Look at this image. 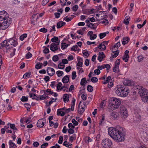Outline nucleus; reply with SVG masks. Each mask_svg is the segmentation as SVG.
<instances>
[{"instance_id":"obj_1","label":"nucleus","mask_w":148,"mask_h":148,"mask_svg":"<svg viewBox=\"0 0 148 148\" xmlns=\"http://www.w3.org/2000/svg\"><path fill=\"white\" fill-rule=\"evenodd\" d=\"M108 132L112 138L117 142L122 141L125 138V130L120 126L115 127H110L108 130Z\"/></svg>"},{"instance_id":"obj_2","label":"nucleus","mask_w":148,"mask_h":148,"mask_svg":"<svg viewBox=\"0 0 148 148\" xmlns=\"http://www.w3.org/2000/svg\"><path fill=\"white\" fill-rule=\"evenodd\" d=\"M11 18L5 11L0 12V29L5 30L10 25Z\"/></svg>"},{"instance_id":"obj_3","label":"nucleus","mask_w":148,"mask_h":148,"mask_svg":"<svg viewBox=\"0 0 148 148\" xmlns=\"http://www.w3.org/2000/svg\"><path fill=\"white\" fill-rule=\"evenodd\" d=\"M121 104L120 99L116 97H112L109 100L108 110L111 111L117 109Z\"/></svg>"},{"instance_id":"obj_4","label":"nucleus","mask_w":148,"mask_h":148,"mask_svg":"<svg viewBox=\"0 0 148 148\" xmlns=\"http://www.w3.org/2000/svg\"><path fill=\"white\" fill-rule=\"evenodd\" d=\"M119 114L120 117L124 119L126 118L128 116L127 110L123 105L121 106Z\"/></svg>"},{"instance_id":"obj_5","label":"nucleus","mask_w":148,"mask_h":148,"mask_svg":"<svg viewBox=\"0 0 148 148\" xmlns=\"http://www.w3.org/2000/svg\"><path fill=\"white\" fill-rule=\"evenodd\" d=\"M112 142L108 138L102 140V148H111Z\"/></svg>"},{"instance_id":"obj_6","label":"nucleus","mask_w":148,"mask_h":148,"mask_svg":"<svg viewBox=\"0 0 148 148\" xmlns=\"http://www.w3.org/2000/svg\"><path fill=\"white\" fill-rule=\"evenodd\" d=\"M4 44V45H3V46L4 47V49H6V52H13L14 53H11V54L12 56L14 55L16 49L10 47L8 44V41L7 40H6V43Z\"/></svg>"},{"instance_id":"obj_7","label":"nucleus","mask_w":148,"mask_h":148,"mask_svg":"<svg viewBox=\"0 0 148 148\" xmlns=\"http://www.w3.org/2000/svg\"><path fill=\"white\" fill-rule=\"evenodd\" d=\"M137 88L138 90V93L141 97L148 93L147 90L142 86H137Z\"/></svg>"},{"instance_id":"obj_8","label":"nucleus","mask_w":148,"mask_h":148,"mask_svg":"<svg viewBox=\"0 0 148 148\" xmlns=\"http://www.w3.org/2000/svg\"><path fill=\"white\" fill-rule=\"evenodd\" d=\"M124 89V86L122 85H118L115 88V92L118 96L121 97L122 90Z\"/></svg>"},{"instance_id":"obj_9","label":"nucleus","mask_w":148,"mask_h":148,"mask_svg":"<svg viewBox=\"0 0 148 148\" xmlns=\"http://www.w3.org/2000/svg\"><path fill=\"white\" fill-rule=\"evenodd\" d=\"M7 41L8 46L10 45H13L14 47H15L18 44L17 39L15 38H10Z\"/></svg>"},{"instance_id":"obj_10","label":"nucleus","mask_w":148,"mask_h":148,"mask_svg":"<svg viewBox=\"0 0 148 148\" xmlns=\"http://www.w3.org/2000/svg\"><path fill=\"white\" fill-rule=\"evenodd\" d=\"M125 89L122 90L121 97H125L127 96L130 92V90L127 87L124 86Z\"/></svg>"},{"instance_id":"obj_11","label":"nucleus","mask_w":148,"mask_h":148,"mask_svg":"<svg viewBox=\"0 0 148 148\" xmlns=\"http://www.w3.org/2000/svg\"><path fill=\"white\" fill-rule=\"evenodd\" d=\"M119 114L117 112L114 111L111 113L110 118L114 120L119 118Z\"/></svg>"},{"instance_id":"obj_12","label":"nucleus","mask_w":148,"mask_h":148,"mask_svg":"<svg viewBox=\"0 0 148 148\" xmlns=\"http://www.w3.org/2000/svg\"><path fill=\"white\" fill-rule=\"evenodd\" d=\"M112 51V52L111 53V57L110 58V60L112 61L113 58H116L118 55L119 51L118 50H114Z\"/></svg>"},{"instance_id":"obj_13","label":"nucleus","mask_w":148,"mask_h":148,"mask_svg":"<svg viewBox=\"0 0 148 148\" xmlns=\"http://www.w3.org/2000/svg\"><path fill=\"white\" fill-rule=\"evenodd\" d=\"M47 72L50 76H52L55 74V71L54 69L51 67H48L47 70Z\"/></svg>"},{"instance_id":"obj_14","label":"nucleus","mask_w":148,"mask_h":148,"mask_svg":"<svg viewBox=\"0 0 148 148\" xmlns=\"http://www.w3.org/2000/svg\"><path fill=\"white\" fill-rule=\"evenodd\" d=\"M58 45L54 43H52L50 45V50L52 51H56L58 49Z\"/></svg>"},{"instance_id":"obj_15","label":"nucleus","mask_w":148,"mask_h":148,"mask_svg":"<svg viewBox=\"0 0 148 148\" xmlns=\"http://www.w3.org/2000/svg\"><path fill=\"white\" fill-rule=\"evenodd\" d=\"M141 99L143 102L148 103V93L141 97Z\"/></svg>"},{"instance_id":"obj_16","label":"nucleus","mask_w":148,"mask_h":148,"mask_svg":"<svg viewBox=\"0 0 148 148\" xmlns=\"http://www.w3.org/2000/svg\"><path fill=\"white\" fill-rule=\"evenodd\" d=\"M65 24V22L61 21L57 23L56 25L57 27V28H60Z\"/></svg>"},{"instance_id":"obj_17","label":"nucleus","mask_w":148,"mask_h":148,"mask_svg":"<svg viewBox=\"0 0 148 148\" xmlns=\"http://www.w3.org/2000/svg\"><path fill=\"white\" fill-rule=\"evenodd\" d=\"M106 16H107V14H105V15L103 16V17L102 18V25H104V26H105L108 24L109 23L108 19H104V18H105Z\"/></svg>"},{"instance_id":"obj_18","label":"nucleus","mask_w":148,"mask_h":148,"mask_svg":"<svg viewBox=\"0 0 148 148\" xmlns=\"http://www.w3.org/2000/svg\"><path fill=\"white\" fill-rule=\"evenodd\" d=\"M120 45L121 44L120 42H117L111 48V51H113L114 50H116V49H117L120 46Z\"/></svg>"},{"instance_id":"obj_19","label":"nucleus","mask_w":148,"mask_h":148,"mask_svg":"<svg viewBox=\"0 0 148 148\" xmlns=\"http://www.w3.org/2000/svg\"><path fill=\"white\" fill-rule=\"evenodd\" d=\"M44 125V122L43 121L42 119H40L38 121L37 124L38 127H42Z\"/></svg>"},{"instance_id":"obj_20","label":"nucleus","mask_w":148,"mask_h":148,"mask_svg":"<svg viewBox=\"0 0 148 148\" xmlns=\"http://www.w3.org/2000/svg\"><path fill=\"white\" fill-rule=\"evenodd\" d=\"M69 77L68 75L65 76L62 79V82L64 83H67L69 81Z\"/></svg>"},{"instance_id":"obj_21","label":"nucleus","mask_w":148,"mask_h":148,"mask_svg":"<svg viewBox=\"0 0 148 148\" xmlns=\"http://www.w3.org/2000/svg\"><path fill=\"white\" fill-rule=\"evenodd\" d=\"M51 41L52 42H56V44H57L58 45H59V44L60 40L57 37L54 36V37L52 38Z\"/></svg>"},{"instance_id":"obj_22","label":"nucleus","mask_w":148,"mask_h":148,"mask_svg":"<svg viewBox=\"0 0 148 148\" xmlns=\"http://www.w3.org/2000/svg\"><path fill=\"white\" fill-rule=\"evenodd\" d=\"M9 148H16L17 146L11 140H10L9 141Z\"/></svg>"},{"instance_id":"obj_23","label":"nucleus","mask_w":148,"mask_h":148,"mask_svg":"<svg viewBox=\"0 0 148 148\" xmlns=\"http://www.w3.org/2000/svg\"><path fill=\"white\" fill-rule=\"evenodd\" d=\"M65 113L61 109H59L57 111V114L58 115L64 116L65 114Z\"/></svg>"},{"instance_id":"obj_24","label":"nucleus","mask_w":148,"mask_h":148,"mask_svg":"<svg viewBox=\"0 0 148 148\" xmlns=\"http://www.w3.org/2000/svg\"><path fill=\"white\" fill-rule=\"evenodd\" d=\"M63 101L64 102H67L69 100V96L68 94H64L63 96Z\"/></svg>"},{"instance_id":"obj_25","label":"nucleus","mask_w":148,"mask_h":148,"mask_svg":"<svg viewBox=\"0 0 148 148\" xmlns=\"http://www.w3.org/2000/svg\"><path fill=\"white\" fill-rule=\"evenodd\" d=\"M71 16L72 17H68V16H67L65 17H64L63 18L64 20L66 22H69L73 18L74 16L73 15H72Z\"/></svg>"},{"instance_id":"obj_26","label":"nucleus","mask_w":148,"mask_h":148,"mask_svg":"<svg viewBox=\"0 0 148 148\" xmlns=\"http://www.w3.org/2000/svg\"><path fill=\"white\" fill-rule=\"evenodd\" d=\"M130 20V18L129 16H126L124 21V23L126 25H128L129 23Z\"/></svg>"},{"instance_id":"obj_27","label":"nucleus","mask_w":148,"mask_h":148,"mask_svg":"<svg viewBox=\"0 0 148 148\" xmlns=\"http://www.w3.org/2000/svg\"><path fill=\"white\" fill-rule=\"evenodd\" d=\"M102 69L106 68L107 71L108 72V71L110 69V66L109 64H103L102 66Z\"/></svg>"},{"instance_id":"obj_28","label":"nucleus","mask_w":148,"mask_h":148,"mask_svg":"<svg viewBox=\"0 0 148 148\" xmlns=\"http://www.w3.org/2000/svg\"><path fill=\"white\" fill-rule=\"evenodd\" d=\"M86 82V78L85 77L83 78L81 80L80 84L82 86H85Z\"/></svg>"},{"instance_id":"obj_29","label":"nucleus","mask_w":148,"mask_h":148,"mask_svg":"<svg viewBox=\"0 0 148 148\" xmlns=\"http://www.w3.org/2000/svg\"><path fill=\"white\" fill-rule=\"evenodd\" d=\"M69 136L70 137V141L72 142L73 140L75 139L76 138V134H74L72 136H70L69 135Z\"/></svg>"},{"instance_id":"obj_30","label":"nucleus","mask_w":148,"mask_h":148,"mask_svg":"<svg viewBox=\"0 0 148 148\" xmlns=\"http://www.w3.org/2000/svg\"><path fill=\"white\" fill-rule=\"evenodd\" d=\"M123 83L125 85L130 86L131 85V82L129 80H125Z\"/></svg>"},{"instance_id":"obj_31","label":"nucleus","mask_w":148,"mask_h":148,"mask_svg":"<svg viewBox=\"0 0 148 148\" xmlns=\"http://www.w3.org/2000/svg\"><path fill=\"white\" fill-rule=\"evenodd\" d=\"M95 12V10L93 9H88L87 10L85 14H89L93 13Z\"/></svg>"},{"instance_id":"obj_32","label":"nucleus","mask_w":148,"mask_h":148,"mask_svg":"<svg viewBox=\"0 0 148 148\" xmlns=\"http://www.w3.org/2000/svg\"><path fill=\"white\" fill-rule=\"evenodd\" d=\"M75 99L73 98L71 102V111H73L74 109V106L75 104Z\"/></svg>"},{"instance_id":"obj_33","label":"nucleus","mask_w":148,"mask_h":148,"mask_svg":"<svg viewBox=\"0 0 148 148\" xmlns=\"http://www.w3.org/2000/svg\"><path fill=\"white\" fill-rule=\"evenodd\" d=\"M129 58V56L128 55H124L122 59L125 62H127L128 61Z\"/></svg>"},{"instance_id":"obj_34","label":"nucleus","mask_w":148,"mask_h":148,"mask_svg":"<svg viewBox=\"0 0 148 148\" xmlns=\"http://www.w3.org/2000/svg\"><path fill=\"white\" fill-rule=\"evenodd\" d=\"M69 45V44H67L66 43H62L61 45V48L62 49H65Z\"/></svg>"},{"instance_id":"obj_35","label":"nucleus","mask_w":148,"mask_h":148,"mask_svg":"<svg viewBox=\"0 0 148 148\" xmlns=\"http://www.w3.org/2000/svg\"><path fill=\"white\" fill-rule=\"evenodd\" d=\"M111 77L110 76H108L107 78L104 81L103 83L104 84H106L108 83L110 81L112 80Z\"/></svg>"},{"instance_id":"obj_36","label":"nucleus","mask_w":148,"mask_h":148,"mask_svg":"<svg viewBox=\"0 0 148 148\" xmlns=\"http://www.w3.org/2000/svg\"><path fill=\"white\" fill-rule=\"evenodd\" d=\"M46 92L47 93H49V94L51 95H53L54 93V92L53 91L51 90V89H47L46 90H45L44 92L45 94H46Z\"/></svg>"},{"instance_id":"obj_37","label":"nucleus","mask_w":148,"mask_h":148,"mask_svg":"<svg viewBox=\"0 0 148 148\" xmlns=\"http://www.w3.org/2000/svg\"><path fill=\"white\" fill-rule=\"evenodd\" d=\"M56 74L58 77H60L64 74L63 72L61 71H58L56 72Z\"/></svg>"},{"instance_id":"obj_38","label":"nucleus","mask_w":148,"mask_h":148,"mask_svg":"<svg viewBox=\"0 0 148 148\" xmlns=\"http://www.w3.org/2000/svg\"><path fill=\"white\" fill-rule=\"evenodd\" d=\"M27 34H24L21 35L20 37V39L21 40H23L24 39L27 37Z\"/></svg>"},{"instance_id":"obj_39","label":"nucleus","mask_w":148,"mask_h":148,"mask_svg":"<svg viewBox=\"0 0 148 148\" xmlns=\"http://www.w3.org/2000/svg\"><path fill=\"white\" fill-rule=\"evenodd\" d=\"M42 63H39L36 64L35 68L37 69H41L42 68Z\"/></svg>"},{"instance_id":"obj_40","label":"nucleus","mask_w":148,"mask_h":148,"mask_svg":"<svg viewBox=\"0 0 148 148\" xmlns=\"http://www.w3.org/2000/svg\"><path fill=\"white\" fill-rule=\"evenodd\" d=\"M9 124H10V127L13 130H17V128H16L15 127V125L14 124H10V123H8V125Z\"/></svg>"},{"instance_id":"obj_41","label":"nucleus","mask_w":148,"mask_h":148,"mask_svg":"<svg viewBox=\"0 0 148 148\" xmlns=\"http://www.w3.org/2000/svg\"><path fill=\"white\" fill-rule=\"evenodd\" d=\"M53 60L55 62H57L59 60V57L58 55L54 56L52 58Z\"/></svg>"},{"instance_id":"obj_42","label":"nucleus","mask_w":148,"mask_h":148,"mask_svg":"<svg viewBox=\"0 0 148 148\" xmlns=\"http://www.w3.org/2000/svg\"><path fill=\"white\" fill-rule=\"evenodd\" d=\"M62 84L61 82H59L57 85V90H60V89L62 86Z\"/></svg>"},{"instance_id":"obj_43","label":"nucleus","mask_w":148,"mask_h":148,"mask_svg":"<svg viewBox=\"0 0 148 148\" xmlns=\"http://www.w3.org/2000/svg\"><path fill=\"white\" fill-rule=\"evenodd\" d=\"M65 67V65L62 62L60 63L58 65V67L60 69H63Z\"/></svg>"},{"instance_id":"obj_44","label":"nucleus","mask_w":148,"mask_h":148,"mask_svg":"<svg viewBox=\"0 0 148 148\" xmlns=\"http://www.w3.org/2000/svg\"><path fill=\"white\" fill-rule=\"evenodd\" d=\"M138 62H141L144 59V57L142 55H140L138 56Z\"/></svg>"},{"instance_id":"obj_45","label":"nucleus","mask_w":148,"mask_h":148,"mask_svg":"<svg viewBox=\"0 0 148 148\" xmlns=\"http://www.w3.org/2000/svg\"><path fill=\"white\" fill-rule=\"evenodd\" d=\"M21 100L23 102H26L28 100V97H27L23 96Z\"/></svg>"},{"instance_id":"obj_46","label":"nucleus","mask_w":148,"mask_h":148,"mask_svg":"<svg viewBox=\"0 0 148 148\" xmlns=\"http://www.w3.org/2000/svg\"><path fill=\"white\" fill-rule=\"evenodd\" d=\"M87 88V90L90 92H92L93 90V87L91 85H88Z\"/></svg>"},{"instance_id":"obj_47","label":"nucleus","mask_w":148,"mask_h":148,"mask_svg":"<svg viewBox=\"0 0 148 148\" xmlns=\"http://www.w3.org/2000/svg\"><path fill=\"white\" fill-rule=\"evenodd\" d=\"M43 48H45V49L43 50V52L45 54L48 53L49 52V49L48 48H47V47L44 46Z\"/></svg>"},{"instance_id":"obj_48","label":"nucleus","mask_w":148,"mask_h":148,"mask_svg":"<svg viewBox=\"0 0 148 148\" xmlns=\"http://www.w3.org/2000/svg\"><path fill=\"white\" fill-rule=\"evenodd\" d=\"M76 72L75 71H73L72 73V79H74L76 78L77 75H76Z\"/></svg>"},{"instance_id":"obj_49","label":"nucleus","mask_w":148,"mask_h":148,"mask_svg":"<svg viewBox=\"0 0 148 148\" xmlns=\"http://www.w3.org/2000/svg\"><path fill=\"white\" fill-rule=\"evenodd\" d=\"M71 122L74 125L77 126L78 125V121L74 119H72Z\"/></svg>"},{"instance_id":"obj_50","label":"nucleus","mask_w":148,"mask_h":148,"mask_svg":"<svg viewBox=\"0 0 148 148\" xmlns=\"http://www.w3.org/2000/svg\"><path fill=\"white\" fill-rule=\"evenodd\" d=\"M97 37L96 34H95L93 35L91 34L90 35V38L91 40H93L95 39Z\"/></svg>"},{"instance_id":"obj_51","label":"nucleus","mask_w":148,"mask_h":148,"mask_svg":"<svg viewBox=\"0 0 148 148\" xmlns=\"http://www.w3.org/2000/svg\"><path fill=\"white\" fill-rule=\"evenodd\" d=\"M78 48V47L77 45H75L73 47H72L71 48V51H76L77 50Z\"/></svg>"},{"instance_id":"obj_52","label":"nucleus","mask_w":148,"mask_h":148,"mask_svg":"<svg viewBox=\"0 0 148 148\" xmlns=\"http://www.w3.org/2000/svg\"><path fill=\"white\" fill-rule=\"evenodd\" d=\"M67 1V0H60V2L62 3V5L63 6L66 5Z\"/></svg>"},{"instance_id":"obj_53","label":"nucleus","mask_w":148,"mask_h":148,"mask_svg":"<svg viewBox=\"0 0 148 148\" xmlns=\"http://www.w3.org/2000/svg\"><path fill=\"white\" fill-rule=\"evenodd\" d=\"M120 59H117L115 62V66L119 67V66L120 64Z\"/></svg>"},{"instance_id":"obj_54","label":"nucleus","mask_w":148,"mask_h":148,"mask_svg":"<svg viewBox=\"0 0 148 148\" xmlns=\"http://www.w3.org/2000/svg\"><path fill=\"white\" fill-rule=\"evenodd\" d=\"M40 97V100H42L45 99L47 97L48 98V96H46V95L45 94L42 95H39Z\"/></svg>"},{"instance_id":"obj_55","label":"nucleus","mask_w":148,"mask_h":148,"mask_svg":"<svg viewBox=\"0 0 148 148\" xmlns=\"http://www.w3.org/2000/svg\"><path fill=\"white\" fill-rule=\"evenodd\" d=\"M98 81L97 78L96 77H92L91 80V81L93 83H96Z\"/></svg>"},{"instance_id":"obj_56","label":"nucleus","mask_w":148,"mask_h":148,"mask_svg":"<svg viewBox=\"0 0 148 148\" xmlns=\"http://www.w3.org/2000/svg\"><path fill=\"white\" fill-rule=\"evenodd\" d=\"M31 74V73H25L23 75V77L24 78L26 79L28 76H29Z\"/></svg>"},{"instance_id":"obj_57","label":"nucleus","mask_w":148,"mask_h":148,"mask_svg":"<svg viewBox=\"0 0 148 148\" xmlns=\"http://www.w3.org/2000/svg\"><path fill=\"white\" fill-rule=\"evenodd\" d=\"M63 140V137L62 136H60L59 137V140L58 141V143L59 144H62Z\"/></svg>"},{"instance_id":"obj_58","label":"nucleus","mask_w":148,"mask_h":148,"mask_svg":"<svg viewBox=\"0 0 148 148\" xmlns=\"http://www.w3.org/2000/svg\"><path fill=\"white\" fill-rule=\"evenodd\" d=\"M63 145L67 147H69V146H71V145H72L71 144H70L67 141H64L63 143Z\"/></svg>"},{"instance_id":"obj_59","label":"nucleus","mask_w":148,"mask_h":148,"mask_svg":"<svg viewBox=\"0 0 148 148\" xmlns=\"http://www.w3.org/2000/svg\"><path fill=\"white\" fill-rule=\"evenodd\" d=\"M39 31L43 33H46L47 32V29L44 27L42 28L39 30Z\"/></svg>"},{"instance_id":"obj_60","label":"nucleus","mask_w":148,"mask_h":148,"mask_svg":"<svg viewBox=\"0 0 148 148\" xmlns=\"http://www.w3.org/2000/svg\"><path fill=\"white\" fill-rule=\"evenodd\" d=\"M97 59L100 62L102 61V53L101 52L99 53V56L98 57Z\"/></svg>"},{"instance_id":"obj_61","label":"nucleus","mask_w":148,"mask_h":148,"mask_svg":"<svg viewBox=\"0 0 148 148\" xmlns=\"http://www.w3.org/2000/svg\"><path fill=\"white\" fill-rule=\"evenodd\" d=\"M78 6L77 5H75L73 6L72 8V10L74 12L78 10Z\"/></svg>"},{"instance_id":"obj_62","label":"nucleus","mask_w":148,"mask_h":148,"mask_svg":"<svg viewBox=\"0 0 148 148\" xmlns=\"http://www.w3.org/2000/svg\"><path fill=\"white\" fill-rule=\"evenodd\" d=\"M32 54L30 52H28L26 55V57L27 59H29L32 57Z\"/></svg>"},{"instance_id":"obj_63","label":"nucleus","mask_w":148,"mask_h":148,"mask_svg":"<svg viewBox=\"0 0 148 148\" xmlns=\"http://www.w3.org/2000/svg\"><path fill=\"white\" fill-rule=\"evenodd\" d=\"M74 129L70 128L68 130V132L70 134H73L74 132Z\"/></svg>"},{"instance_id":"obj_64","label":"nucleus","mask_w":148,"mask_h":148,"mask_svg":"<svg viewBox=\"0 0 148 148\" xmlns=\"http://www.w3.org/2000/svg\"><path fill=\"white\" fill-rule=\"evenodd\" d=\"M49 0H43L42 2V5H45L49 1Z\"/></svg>"}]
</instances>
